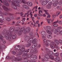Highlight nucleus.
I'll return each mask as SVG.
<instances>
[{"instance_id": "53", "label": "nucleus", "mask_w": 62, "mask_h": 62, "mask_svg": "<svg viewBox=\"0 0 62 62\" xmlns=\"http://www.w3.org/2000/svg\"><path fill=\"white\" fill-rule=\"evenodd\" d=\"M18 54L19 55H21L22 54H24V53H23L22 51H21L19 52Z\"/></svg>"}, {"instance_id": "19", "label": "nucleus", "mask_w": 62, "mask_h": 62, "mask_svg": "<svg viewBox=\"0 0 62 62\" xmlns=\"http://www.w3.org/2000/svg\"><path fill=\"white\" fill-rule=\"evenodd\" d=\"M26 57L23 58H24L23 59L24 60V62H30V61H29L28 59L26 58Z\"/></svg>"}, {"instance_id": "13", "label": "nucleus", "mask_w": 62, "mask_h": 62, "mask_svg": "<svg viewBox=\"0 0 62 62\" xmlns=\"http://www.w3.org/2000/svg\"><path fill=\"white\" fill-rule=\"evenodd\" d=\"M12 7L14 9L16 10L17 9V8L16 7V5L15 4H14L12 5Z\"/></svg>"}, {"instance_id": "49", "label": "nucleus", "mask_w": 62, "mask_h": 62, "mask_svg": "<svg viewBox=\"0 0 62 62\" xmlns=\"http://www.w3.org/2000/svg\"><path fill=\"white\" fill-rule=\"evenodd\" d=\"M24 30V27H23L21 28V31H23Z\"/></svg>"}, {"instance_id": "32", "label": "nucleus", "mask_w": 62, "mask_h": 62, "mask_svg": "<svg viewBox=\"0 0 62 62\" xmlns=\"http://www.w3.org/2000/svg\"><path fill=\"white\" fill-rule=\"evenodd\" d=\"M31 39H33V40H32L31 41V42H32V43H35V42L36 41V39H34L33 38H31Z\"/></svg>"}, {"instance_id": "51", "label": "nucleus", "mask_w": 62, "mask_h": 62, "mask_svg": "<svg viewBox=\"0 0 62 62\" xmlns=\"http://www.w3.org/2000/svg\"><path fill=\"white\" fill-rule=\"evenodd\" d=\"M31 45V44L28 43V44L26 45V47H29V46H30Z\"/></svg>"}, {"instance_id": "33", "label": "nucleus", "mask_w": 62, "mask_h": 62, "mask_svg": "<svg viewBox=\"0 0 62 62\" xmlns=\"http://www.w3.org/2000/svg\"><path fill=\"white\" fill-rule=\"evenodd\" d=\"M46 32L47 33H48V34H50V35H52V33L50 31L48 30H47Z\"/></svg>"}, {"instance_id": "40", "label": "nucleus", "mask_w": 62, "mask_h": 62, "mask_svg": "<svg viewBox=\"0 0 62 62\" xmlns=\"http://www.w3.org/2000/svg\"><path fill=\"white\" fill-rule=\"evenodd\" d=\"M34 51H35V49H31L30 51V53H31V54L34 53Z\"/></svg>"}, {"instance_id": "26", "label": "nucleus", "mask_w": 62, "mask_h": 62, "mask_svg": "<svg viewBox=\"0 0 62 62\" xmlns=\"http://www.w3.org/2000/svg\"><path fill=\"white\" fill-rule=\"evenodd\" d=\"M54 55L55 56H59V53L58 52H56L54 53Z\"/></svg>"}, {"instance_id": "27", "label": "nucleus", "mask_w": 62, "mask_h": 62, "mask_svg": "<svg viewBox=\"0 0 62 62\" xmlns=\"http://www.w3.org/2000/svg\"><path fill=\"white\" fill-rule=\"evenodd\" d=\"M5 20L8 22L10 21V19L8 17H6L5 18Z\"/></svg>"}, {"instance_id": "24", "label": "nucleus", "mask_w": 62, "mask_h": 62, "mask_svg": "<svg viewBox=\"0 0 62 62\" xmlns=\"http://www.w3.org/2000/svg\"><path fill=\"white\" fill-rule=\"evenodd\" d=\"M47 38L49 39H51L52 38V36L50 35H47Z\"/></svg>"}, {"instance_id": "7", "label": "nucleus", "mask_w": 62, "mask_h": 62, "mask_svg": "<svg viewBox=\"0 0 62 62\" xmlns=\"http://www.w3.org/2000/svg\"><path fill=\"white\" fill-rule=\"evenodd\" d=\"M41 34L42 35V39H44V38H45V36H46V32L45 31H43L41 32Z\"/></svg>"}, {"instance_id": "23", "label": "nucleus", "mask_w": 62, "mask_h": 62, "mask_svg": "<svg viewBox=\"0 0 62 62\" xmlns=\"http://www.w3.org/2000/svg\"><path fill=\"white\" fill-rule=\"evenodd\" d=\"M33 40V39H31V38L29 40V41H28V43L31 44Z\"/></svg>"}, {"instance_id": "28", "label": "nucleus", "mask_w": 62, "mask_h": 62, "mask_svg": "<svg viewBox=\"0 0 62 62\" xmlns=\"http://www.w3.org/2000/svg\"><path fill=\"white\" fill-rule=\"evenodd\" d=\"M59 59H60L59 57H58L55 58V61H58L59 60Z\"/></svg>"}, {"instance_id": "20", "label": "nucleus", "mask_w": 62, "mask_h": 62, "mask_svg": "<svg viewBox=\"0 0 62 62\" xmlns=\"http://www.w3.org/2000/svg\"><path fill=\"white\" fill-rule=\"evenodd\" d=\"M44 11L45 12L46 14L48 15V16H50L49 13L48 12V10H44Z\"/></svg>"}, {"instance_id": "30", "label": "nucleus", "mask_w": 62, "mask_h": 62, "mask_svg": "<svg viewBox=\"0 0 62 62\" xmlns=\"http://www.w3.org/2000/svg\"><path fill=\"white\" fill-rule=\"evenodd\" d=\"M50 58H51L52 60H54V56L53 55H50L49 56Z\"/></svg>"}, {"instance_id": "60", "label": "nucleus", "mask_w": 62, "mask_h": 62, "mask_svg": "<svg viewBox=\"0 0 62 62\" xmlns=\"http://www.w3.org/2000/svg\"><path fill=\"white\" fill-rule=\"evenodd\" d=\"M59 42L60 44H62V41L60 39L59 40Z\"/></svg>"}, {"instance_id": "45", "label": "nucleus", "mask_w": 62, "mask_h": 62, "mask_svg": "<svg viewBox=\"0 0 62 62\" xmlns=\"http://www.w3.org/2000/svg\"><path fill=\"white\" fill-rule=\"evenodd\" d=\"M27 56L26 57H27V58H29L31 57L32 56L31 55V54H29L28 55H27Z\"/></svg>"}, {"instance_id": "25", "label": "nucleus", "mask_w": 62, "mask_h": 62, "mask_svg": "<svg viewBox=\"0 0 62 62\" xmlns=\"http://www.w3.org/2000/svg\"><path fill=\"white\" fill-rule=\"evenodd\" d=\"M49 55H54V52H52V51H50L49 52Z\"/></svg>"}, {"instance_id": "6", "label": "nucleus", "mask_w": 62, "mask_h": 62, "mask_svg": "<svg viewBox=\"0 0 62 62\" xmlns=\"http://www.w3.org/2000/svg\"><path fill=\"white\" fill-rule=\"evenodd\" d=\"M31 29L30 27L26 28L25 29V30L24 31V34L28 33L30 32Z\"/></svg>"}, {"instance_id": "38", "label": "nucleus", "mask_w": 62, "mask_h": 62, "mask_svg": "<svg viewBox=\"0 0 62 62\" xmlns=\"http://www.w3.org/2000/svg\"><path fill=\"white\" fill-rule=\"evenodd\" d=\"M16 56H17V57H19V59H22V57H21V56H20V55H19V54H17L16 55Z\"/></svg>"}, {"instance_id": "52", "label": "nucleus", "mask_w": 62, "mask_h": 62, "mask_svg": "<svg viewBox=\"0 0 62 62\" xmlns=\"http://www.w3.org/2000/svg\"><path fill=\"white\" fill-rule=\"evenodd\" d=\"M6 58L7 59H11V57H9V56H7L6 57Z\"/></svg>"}, {"instance_id": "14", "label": "nucleus", "mask_w": 62, "mask_h": 62, "mask_svg": "<svg viewBox=\"0 0 62 62\" xmlns=\"http://www.w3.org/2000/svg\"><path fill=\"white\" fill-rule=\"evenodd\" d=\"M20 46H15V48L16 50L19 51L20 50Z\"/></svg>"}, {"instance_id": "57", "label": "nucleus", "mask_w": 62, "mask_h": 62, "mask_svg": "<svg viewBox=\"0 0 62 62\" xmlns=\"http://www.w3.org/2000/svg\"><path fill=\"white\" fill-rule=\"evenodd\" d=\"M30 14H28V15H27V16H28V15H31V16H33V15L32 14V12H30Z\"/></svg>"}, {"instance_id": "29", "label": "nucleus", "mask_w": 62, "mask_h": 62, "mask_svg": "<svg viewBox=\"0 0 62 62\" xmlns=\"http://www.w3.org/2000/svg\"><path fill=\"white\" fill-rule=\"evenodd\" d=\"M59 44V42L58 40H56L55 41V45H58Z\"/></svg>"}, {"instance_id": "16", "label": "nucleus", "mask_w": 62, "mask_h": 62, "mask_svg": "<svg viewBox=\"0 0 62 62\" xmlns=\"http://www.w3.org/2000/svg\"><path fill=\"white\" fill-rule=\"evenodd\" d=\"M60 30L59 29H55L54 32V34H57L59 33Z\"/></svg>"}, {"instance_id": "4", "label": "nucleus", "mask_w": 62, "mask_h": 62, "mask_svg": "<svg viewBox=\"0 0 62 62\" xmlns=\"http://www.w3.org/2000/svg\"><path fill=\"white\" fill-rule=\"evenodd\" d=\"M14 2L16 4V6H17L18 7H20L19 3L20 4L22 3V1L21 0H15Z\"/></svg>"}, {"instance_id": "2", "label": "nucleus", "mask_w": 62, "mask_h": 62, "mask_svg": "<svg viewBox=\"0 0 62 62\" xmlns=\"http://www.w3.org/2000/svg\"><path fill=\"white\" fill-rule=\"evenodd\" d=\"M25 50L24 47H22L19 50V52H22L24 53L22 56V57L23 58L27 56V54L25 53H26L27 50Z\"/></svg>"}, {"instance_id": "1", "label": "nucleus", "mask_w": 62, "mask_h": 62, "mask_svg": "<svg viewBox=\"0 0 62 62\" xmlns=\"http://www.w3.org/2000/svg\"><path fill=\"white\" fill-rule=\"evenodd\" d=\"M5 35H7L5 36L6 39H8V40H11V39H12L11 34L10 33V31H7L5 33Z\"/></svg>"}, {"instance_id": "62", "label": "nucleus", "mask_w": 62, "mask_h": 62, "mask_svg": "<svg viewBox=\"0 0 62 62\" xmlns=\"http://www.w3.org/2000/svg\"><path fill=\"white\" fill-rule=\"evenodd\" d=\"M52 1H51L48 4L49 5L51 6V5H52Z\"/></svg>"}, {"instance_id": "22", "label": "nucleus", "mask_w": 62, "mask_h": 62, "mask_svg": "<svg viewBox=\"0 0 62 62\" xmlns=\"http://www.w3.org/2000/svg\"><path fill=\"white\" fill-rule=\"evenodd\" d=\"M50 55L49 54H46L45 55V57L47 59H49L50 58Z\"/></svg>"}, {"instance_id": "18", "label": "nucleus", "mask_w": 62, "mask_h": 62, "mask_svg": "<svg viewBox=\"0 0 62 62\" xmlns=\"http://www.w3.org/2000/svg\"><path fill=\"white\" fill-rule=\"evenodd\" d=\"M0 14H1L4 15H7L8 14L6 12H3V13H2V11L0 10Z\"/></svg>"}, {"instance_id": "31", "label": "nucleus", "mask_w": 62, "mask_h": 62, "mask_svg": "<svg viewBox=\"0 0 62 62\" xmlns=\"http://www.w3.org/2000/svg\"><path fill=\"white\" fill-rule=\"evenodd\" d=\"M31 11V9L29 10L28 11H27V13H26L24 14V16H25L26 15H27H27H28V14H29V13L30 12V11Z\"/></svg>"}, {"instance_id": "11", "label": "nucleus", "mask_w": 62, "mask_h": 62, "mask_svg": "<svg viewBox=\"0 0 62 62\" xmlns=\"http://www.w3.org/2000/svg\"><path fill=\"white\" fill-rule=\"evenodd\" d=\"M23 8H25L26 9H29V7L27 5H25L24 4L23 5Z\"/></svg>"}, {"instance_id": "9", "label": "nucleus", "mask_w": 62, "mask_h": 62, "mask_svg": "<svg viewBox=\"0 0 62 62\" xmlns=\"http://www.w3.org/2000/svg\"><path fill=\"white\" fill-rule=\"evenodd\" d=\"M49 1H50L49 0H46L42 2V4L43 5H46L47 3L49 2Z\"/></svg>"}, {"instance_id": "47", "label": "nucleus", "mask_w": 62, "mask_h": 62, "mask_svg": "<svg viewBox=\"0 0 62 62\" xmlns=\"http://www.w3.org/2000/svg\"><path fill=\"white\" fill-rule=\"evenodd\" d=\"M7 1L5 0H3V3L5 5L6 3L7 2Z\"/></svg>"}, {"instance_id": "34", "label": "nucleus", "mask_w": 62, "mask_h": 62, "mask_svg": "<svg viewBox=\"0 0 62 62\" xmlns=\"http://www.w3.org/2000/svg\"><path fill=\"white\" fill-rule=\"evenodd\" d=\"M11 36L12 37V38L11 39H11H15V38H16V35H12V34H11Z\"/></svg>"}, {"instance_id": "10", "label": "nucleus", "mask_w": 62, "mask_h": 62, "mask_svg": "<svg viewBox=\"0 0 62 62\" xmlns=\"http://www.w3.org/2000/svg\"><path fill=\"white\" fill-rule=\"evenodd\" d=\"M22 60V59H19L17 58H15L14 60H12V62H17V61H21Z\"/></svg>"}, {"instance_id": "58", "label": "nucleus", "mask_w": 62, "mask_h": 62, "mask_svg": "<svg viewBox=\"0 0 62 62\" xmlns=\"http://www.w3.org/2000/svg\"><path fill=\"white\" fill-rule=\"evenodd\" d=\"M10 18L12 20H13L14 19V17H13V16H10Z\"/></svg>"}, {"instance_id": "21", "label": "nucleus", "mask_w": 62, "mask_h": 62, "mask_svg": "<svg viewBox=\"0 0 62 62\" xmlns=\"http://www.w3.org/2000/svg\"><path fill=\"white\" fill-rule=\"evenodd\" d=\"M56 15L55 14H54L53 15V16H58L60 14V12H59L58 13V12L57 11L56 12Z\"/></svg>"}, {"instance_id": "37", "label": "nucleus", "mask_w": 62, "mask_h": 62, "mask_svg": "<svg viewBox=\"0 0 62 62\" xmlns=\"http://www.w3.org/2000/svg\"><path fill=\"white\" fill-rule=\"evenodd\" d=\"M41 60L43 62H44V61H47V60L45 58H41Z\"/></svg>"}, {"instance_id": "15", "label": "nucleus", "mask_w": 62, "mask_h": 62, "mask_svg": "<svg viewBox=\"0 0 62 62\" xmlns=\"http://www.w3.org/2000/svg\"><path fill=\"white\" fill-rule=\"evenodd\" d=\"M14 30V27H11L10 29V32L12 33L13 32Z\"/></svg>"}, {"instance_id": "39", "label": "nucleus", "mask_w": 62, "mask_h": 62, "mask_svg": "<svg viewBox=\"0 0 62 62\" xmlns=\"http://www.w3.org/2000/svg\"><path fill=\"white\" fill-rule=\"evenodd\" d=\"M16 14H20L21 16H22V15H23L24 14H23V12H21V13H19V12H16Z\"/></svg>"}, {"instance_id": "55", "label": "nucleus", "mask_w": 62, "mask_h": 62, "mask_svg": "<svg viewBox=\"0 0 62 62\" xmlns=\"http://www.w3.org/2000/svg\"><path fill=\"white\" fill-rule=\"evenodd\" d=\"M5 5V6H7V7H8L9 6V4H8V2H7Z\"/></svg>"}, {"instance_id": "35", "label": "nucleus", "mask_w": 62, "mask_h": 62, "mask_svg": "<svg viewBox=\"0 0 62 62\" xmlns=\"http://www.w3.org/2000/svg\"><path fill=\"white\" fill-rule=\"evenodd\" d=\"M0 19L4 20L5 19V17L3 16H0Z\"/></svg>"}, {"instance_id": "59", "label": "nucleus", "mask_w": 62, "mask_h": 62, "mask_svg": "<svg viewBox=\"0 0 62 62\" xmlns=\"http://www.w3.org/2000/svg\"><path fill=\"white\" fill-rule=\"evenodd\" d=\"M33 33L32 32H30L29 33V35H30L31 36H33Z\"/></svg>"}, {"instance_id": "41", "label": "nucleus", "mask_w": 62, "mask_h": 62, "mask_svg": "<svg viewBox=\"0 0 62 62\" xmlns=\"http://www.w3.org/2000/svg\"><path fill=\"white\" fill-rule=\"evenodd\" d=\"M55 47L57 50H59L60 48L58 47V46L55 45Z\"/></svg>"}, {"instance_id": "48", "label": "nucleus", "mask_w": 62, "mask_h": 62, "mask_svg": "<svg viewBox=\"0 0 62 62\" xmlns=\"http://www.w3.org/2000/svg\"><path fill=\"white\" fill-rule=\"evenodd\" d=\"M43 42L44 43H45V44H46L47 42V40H46V39H44L43 40Z\"/></svg>"}, {"instance_id": "8", "label": "nucleus", "mask_w": 62, "mask_h": 62, "mask_svg": "<svg viewBox=\"0 0 62 62\" xmlns=\"http://www.w3.org/2000/svg\"><path fill=\"white\" fill-rule=\"evenodd\" d=\"M51 44V42L49 40H47V42L46 44H45V45L46 46L48 47L49 46V45Z\"/></svg>"}, {"instance_id": "63", "label": "nucleus", "mask_w": 62, "mask_h": 62, "mask_svg": "<svg viewBox=\"0 0 62 62\" xmlns=\"http://www.w3.org/2000/svg\"><path fill=\"white\" fill-rule=\"evenodd\" d=\"M22 3H23V4H26V2L24 0H22Z\"/></svg>"}, {"instance_id": "64", "label": "nucleus", "mask_w": 62, "mask_h": 62, "mask_svg": "<svg viewBox=\"0 0 62 62\" xmlns=\"http://www.w3.org/2000/svg\"><path fill=\"white\" fill-rule=\"evenodd\" d=\"M31 60H34L33 56L31 57Z\"/></svg>"}, {"instance_id": "17", "label": "nucleus", "mask_w": 62, "mask_h": 62, "mask_svg": "<svg viewBox=\"0 0 62 62\" xmlns=\"http://www.w3.org/2000/svg\"><path fill=\"white\" fill-rule=\"evenodd\" d=\"M58 1H57L56 2H55L53 4V5L54 7H56V6L57 5V4H58Z\"/></svg>"}, {"instance_id": "61", "label": "nucleus", "mask_w": 62, "mask_h": 62, "mask_svg": "<svg viewBox=\"0 0 62 62\" xmlns=\"http://www.w3.org/2000/svg\"><path fill=\"white\" fill-rule=\"evenodd\" d=\"M54 42L52 41L51 42V44H50V45H54Z\"/></svg>"}, {"instance_id": "44", "label": "nucleus", "mask_w": 62, "mask_h": 62, "mask_svg": "<svg viewBox=\"0 0 62 62\" xmlns=\"http://www.w3.org/2000/svg\"><path fill=\"white\" fill-rule=\"evenodd\" d=\"M16 53H18L17 51H12V54H16Z\"/></svg>"}, {"instance_id": "36", "label": "nucleus", "mask_w": 62, "mask_h": 62, "mask_svg": "<svg viewBox=\"0 0 62 62\" xmlns=\"http://www.w3.org/2000/svg\"><path fill=\"white\" fill-rule=\"evenodd\" d=\"M46 28L47 29L49 30H51V27L49 26H46Z\"/></svg>"}, {"instance_id": "3", "label": "nucleus", "mask_w": 62, "mask_h": 62, "mask_svg": "<svg viewBox=\"0 0 62 62\" xmlns=\"http://www.w3.org/2000/svg\"><path fill=\"white\" fill-rule=\"evenodd\" d=\"M5 38V34L4 33H2L1 34L0 33V39H1L2 42L3 43H6V41L5 40L3 39V38Z\"/></svg>"}, {"instance_id": "46", "label": "nucleus", "mask_w": 62, "mask_h": 62, "mask_svg": "<svg viewBox=\"0 0 62 62\" xmlns=\"http://www.w3.org/2000/svg\"><path fill=\"white\" fill-rule=\"evenodd\" d=\"M45 50L47 52H50V50L49 49L47 48H46L45 49Z\"/></svg>"}, {"instance_id": "56", "label": "nucleus", "mask_w": 62, "mask_h": 62, "mask_svg": "<svg viewBox=\"0 0 62 62\" xmlns=\"http://www.w3.org/2000/svg\"><path fill=\"white\" fill-rule=\"evenodd\" d=\"M34 53H35V54L38 53V51L36 49H35L34 51Z\"/></svg>"}, {"instance_id": "5", "label": "nucleus", "mask_w": 62, "mask_h": 62, "mask_svg": "<svg viewBox=\"0 0 62 62\" xmlns=\"http://www.w3.org/2000/svg\"><path fill=\"white\" fill-rule=\"evenodd\" d=\"M2 7L3 8V9L5 11H8V10H9V11H12V9L9 8H8V7H6V6L3 5L2 6Z\"/></svg>"}, {"instance_id": "12", "label": "nucleus", "mask_w": 62, "mask_h": 62, "mask_svg": "<svg viewBox=\"0 0 62 62\" xmlns=\"http://www.w3.org/2000/svg\"><path fill=\"white\" fill-rule=\"evenodd\" d=\"M58 22H59V20H58L54 22L53 23V26H58V25L56 24V23H57Z\"/></svg>"}, {"instance_id": "54", "label": "nucleus", "mask_w": 62, "mask_h": 62, "mask_svg": "<svg viewBox=\"0 0 62 62\" xmlns=\"http://www.w3.org/2000/svg\"><path fill=\"white\" fill-rule=\"evenodd\" d=\"M33 56L34 60H36V59H37V56L36 55H33Z\"/></svg>"}, {"instance_id": "43", "label": "nucleus", "mask_w": 62, "mask_h": 62, "mask_svg": "<svg viewBox=\"0 0 62 62\" xmlns=\"http://www.w3.org/2000/svg\"><path fill=\"white\" fill-rule=\"evenodd\" d=\"M50 47L52 49H54L55 47L54 46V45H50Z\"/></svg>"}, {"instance_id": "42", "label": "nucleus", "mask_w": 62, "mask_h": 62, "mask_svg": "<svg viewBox=\"0 0 62 62\" xmlns=\"http://www.w3.org/2000/svg\"><path fill=\"white\" fill-rule=\"evenodd\" d=\"M40 12H41V13H42V11L41 10H40H40H39V14H38V16H39V15H40H40H41V16H42V15H40Z\"/></svg>"}, {"instance_id": "50", "label": "nucleus", "mask_w": 62, "mask_h": 62, "mask_svg": "<svg viewBox=\"0 0 62 62\" xmlns=\"http://www.w3.org/2000/svg\"><path fill=\"white\" fill-rule=\"evenodd\" d=\"M18 35L19 36H20V35H22V31H20L18 33Z\"/></svg>"}]
</instances>
